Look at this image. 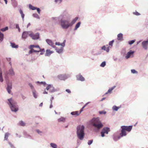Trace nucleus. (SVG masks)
Returning <instances> with one entry per match:
<instances>
[{
  "instance_id": "obj_1",
  "label": "nucleus",
  "mask_w": 148,
  "mask_h": 148,
  "mask_svg": "<svg viewBox=\"0 0 148 148\" xmlns=\"http://www.w3.org/2000/svg\"><path fill=\"white\" fill-rule=\"evenodd\" d=\"M68 16L67 12L66 11H64L59 16L53 17L52 18L56 21L58 20L59 21L60 25L62 29H67L75 24L78 18V17H76L73 19L71 22L69 20L65 19Z\"/></svg>"
},
{
  "instance_id": "obj_2",
  "label": "nucleus",
  "mask_w": 148,
  "mask_h": 148,
  "mask_svg": "<svg viewBox=\"0 0 148 148\" xmlns=\"http://www.w3.org/2000/svg\"><path fill=\"white\" fill-rule=\"evenodd\" d=\"M7 103L11 111L16 112L18 110V106L17 102L13 98H10L8 99Z\"/></svg>"
},
{
  "instance_id": "obj_3",
  "label": "nucleus",
  "mask_w": 148,
  "mask_h": 148,
  "mask_svg": "<svg viewBox=\"0 0 148 148\" xmlns=\"http://www.w3.org/2000/svg\"><path fill=\"white\" fill-rule=\"evenodd\" d=\"M85 127L83 125H79L76 128V134L78 138L80 140H82L84 138Z\"/></svg>"
},
{
  "instance_id": "obj_4",
  "label": "nucleus",
  "mask_w": 148,
  "mask_h": 148,
  "mask_svg": "<svg viewBox=\"0 0 148 148\" xmlns=\"http://www.w3.org/2000/svg\"><path fill=\"white\" fill-rule=\"evenodd\" d=\"M91 123L94 127L95 129L99 130L103 127V125L100 121L99 118H93L92 119Z\"/></svg>"
},
{
  "instance_id": "obj_5",
  "label": "nucleus",
  "mask_w": 148,
  "mask_h": 148,
  "mask_svg": "<svg viewBox=\"0 0 148 148\" xmlns=\"http://www.w3.org/2000/svg\"><path fill=\"white\" fill-rule=\"evenodd\" d=\"M46 89L47 90H49V92L51 93L58 92L60 90L59 88H55L52 84H47Z\"/></svg>"
},
{
  "instance_id": "obj_6",
  "label": "nucleus",
  "mask_w": 148,
  "mask_h": 148,
  "mask_svg": "<svg viewBox=\"0 0 148 148\" xmlns=\"http://www.w3.org/2000/svg\"><path fill=\"white\" fill-rule=\"evenodd\" d=\"M70 77V75L69 74L64 73L60 74L57 76L58 78L61 80L64 81Z\"/></svg>"
},
{
  "instance_id": "obj_7",
  "label": "nucleus",
  "mask_w": 148,
  "mask_h": 148,
  "mask_svg": "<svg viewBox=\"0 0 148 148\" xmlns=\"http://www.w3.org/2000/svg\"><path fill=\"white\" fill-rule=\"evenodd\" d=\"M110 131V128L108 127H104L102 130L101 134V137L105 136V134H108L109 132Z\"/></svg>"
},
{
  "instance_id": "obj_8",
  "label": "nucleus",
  "mask_w": 148,
  "mask_h": 148,
  "mask_svg": "<svg viewBox=\"0 0 148 148\" xmlns=\"http://www.w3.org/2000/svg\"><path fill=\"white\" fill-rule=\"evenodd\" d=\"M39 33H37L35 34L33 33L32 31H31V33H30L29 36L34 40H37L39 38Z\"/></svg>"
},
{
  "instance_id": "obj_9",
  "label": "nucleus",
  "mask_w": 148,
  "mask_h": 148,
  "mask_svg": "<svg viewBox=\"0 0 148 148\" xmlns=\"http://www.w3.org/2000/svg\"><path fill=\"white\" fill-rule=\"evenodd\" d=\"M120 41V33L119 34L117 35V38L114 40H112L110 41L109 43V45L110 46H112L113 44L114 41L116 43V44H118L119 43Z\"/></svg>"
},
{
  "instance_id": "obj_10",
  "label": "nucleus",
  "mask_w": 148,
  "mask_h": 148,
  "mask_svg": "<svg viewBox=\"0 0 148 148\" xmlns=\"http://www.w3.org/2000/svg\"><path fill=\"white\" fill-rule=\"evenodd\" d=\"M134 53V51L132 50H130L127 52L126 54V55L125 57V58L126 59H128L131 57H134L133 55Z\"/></svg>"
},
{
  "instance_id": "obj_11",
  "label": "nucleus",
  "mask_w": 148,
  "mask_h": 148,
  "mask_svg": "<svg viewBox=\"0 0 148 148\" xmlns=\"http://www.w3.org/2000/svg\"><path fill=\"white\" fill-rule=\"evenodd\" d=\"M120 132L119 131L115 132L113 135V139L114 140L117 141L120 138Z\"/></svg>"
},
{
  "instance_id": "obj_12",
  "label": "nucleus",
  "mask_w": 148,
  "mask_h": 148,
  "mask_svg": "<svg viewBox=\"0 0 148 148\" xmlns=\"http://www.w3.org/2000/svg\"><path fill=\"white\" fill-rule=\"evenodd\" d=\"M31 31H26L23 32L22 35V38L23 39H26L28 36H29L30 33H31Z\"/></svg>"
},
{
  "instance_id": "obj_13",
  "label": "nucleus",
  "mask_w": 148,
  "mask_h": 148,
  "mask_svg": "<svg viewBox=\"0 0 148 148\" xmlns=\"http://www.w3.org/2000/svg\"><path fill=\"white\" fill-rule=\"evenodd\" d=\"M132 125L128 126L123 125L121 126V127H122L126 132L127 131L129 132L131 131L132 129Z\"/></svg>"
},
{
  "instance_id": "obj_14",
  "label": "nucleus",
  "mask_w": 148,
  "mask_h": 148,
  "mask_svg": "<svg viewBox=\"0 0 148 148\" xmlns=\"http://www.w3.org/2000/svg\"><path fill=\"white\" fill-rule=\"evenodd\" d=\"M142 46L143 48L145 50L147 49L148 46V39L144 40L142 42Z\"/></svg>"
},
{
  "instance_id": "obj_15",
  "label": "nucleus",
  "mask_w": 148,
  "mask_h": 148,
  "mask_svg": "<svg viewBox=\"0 0 148 148\" xmlns=\"http://www.w3.org/2000/svg\"><path fill=\"white\" fill-rule=\"evenodd\" d=\"M46 42L48 45L53 48H56V47L54 45V43L51 40L48 39H47L46 40Z\"/></svg>"
},
{
  "instance_id": "obj_16",
  "label": "nucleus",
  "mask_w": 148,
  "mask_h": 148,
  "mask_svg": "<svg viewBox=\"0 0 148 148\" xmlns=\"http://www.w3.org/2000/svg\"><path fill=\"white\" fill-rule=\"evenodd\" d=\"M12 82L8 83L7 84L6 89L8 92L9 94H10L11 93V89H12Z\"/></svg>"
},
{
  "instance_id": "obj_17",
  "label": "nucleus",
  "mask_w": 148,
  "mask_h": 148,
  "mask_svg": "<svg viewBox=\"0 0 148 148\" xmlns=\"http://www.w3.org/2000/svg\"><path fill=\"white\" fill-rule=\"evenodd\" d=\"M8 73L11 76H13L14 75L15 73L12 67H11L10 69L8 71Z\"/></svg>"
},
{
  "instance_id": "obj_18",
  "label": "nucleus",
  "mask_w": 148,
  "mask_h": 148,
  "mask_svg": "<svg viewBox=\"0 0 148 148\" xmlns=\"http://www.w3.org/2000/svg\"><path fill=\"white\" fill-rule=\"evenodd\" d=\"M121 137L125 136L127 135L126 132L122 127H121Z\"/></svg>"
},
{
  "instance_id": "obj_19",
  "label": "nucleus",
  "mask_w": 148,
  "mask_h": 148,
  "mask_svg": "<svg viewBox=\"0 0 148 148\" xmlns=\"http://www.w3.org/2000/svg\"><path fill=\"white\" fill-rule=\"evenodd\" d=\"M64 47H61L60 48H57L56 47L55 49L56 51L58 53L60 54L62 53Z\"/></svg>"
},
{
  "instance_id": "obj_20",
  "label": "nucleus",
  "mask_w": 148,
  "mask_h": 148,
  "mask_svg": "<svg viewBox=\"0 0 148 148\" xmlns=\"http://www.w3.org/2000/svg\"><path fill=\"white\" fill-rule=\"evenodd\" d=\"M77 79L78 80L83 81L85 80L84 78L80 74H79L76 76Z\"/></svg>"
},
{
  "instance_id": "obj_21",
  "label": "nucleus",
  "mask_w": 148,
  "mask_h": 148,
  "mask_svg": "<svg viewBox=\"0 0 148 148\" xmlns=\"http://www.w3.org/2000/svg\"><path fill=\"white\" fill-rule=\"evenodd\" d=\"M66 42V40H64L62 43H60L58 42H56L55 43V45H57L61 46V47H64Z\"/></svg>"
},
{
  "instance_id": "obj_22",
  "label": "nucleus",
  "mask_w": 148,
  "mask_h": 148,
  "mask_svg": "<svg viewBox=\"0 0 148 148\" xmlns=\"http://www.w3.org/2000/svg\"><path fill=\"white\" fill-rule=\"evenodd\" d=\"M32 92L34 97L35 99L37 98L38 96V93L36 92V90H33L32 91Z\"/></svg>"
},
{
  "instance_id": "obj_23",
  "label": "nucleus",
  "mask_w": 148,
  "mask_h": 148,
  "mask_svg": "<svg viewBox=\"0 0 148 148\" xmlns=\"http://www.w3.org/2000/svg\"><path fill=\"white\" fill-rule=\"evenodd\" d=\"M53 53V51H51L49 49H47L46 51V53L45 54V56H49L51 54Z\"/></svg>"
},
{
  "instance_id": "obj_24",
  "label": "nucleus",
  "mask_w": 148,
  "mask_h": 148,
  "mask_svg": "<svg viewBox=\"0 0 148 148\" xmlns=\"http://www.w3.org/2000/svg\"><path fill=\"white\" fill-rule=\"evenodd\" d=\"M80 114V112L79 113L78 111H73L71 113V115L74 116L75 117L79 116Z\"/></svg>"
},
{
  "instance_id": "obj_25",
  "label": "nucleus",
  "mask_w": 148,
  "mask_h": 148,
  "mask_svg": "<svg viewBox=\"0 0 148 148\" xmlns=\"http://www.w3.org/2000/svg\"><path fill=\"white\" fill-rule=\"evenodd\" d=\"M81 24V22H78L75 25V28L73 29L74 31L76 30L80 26Z\"/></svg>"
},
{
  "instance_id": "obj_26",
  "label": "nucleus",
  "mask_w": 148,
  "mask_h": 148,
  "mask_svg": "<svg viewBox=\"0 0 148 148\" xmlns=\"http://www.w3.org/2000/svg\"><path fill=\"white\" fill-rule=\"evenodd\" d=\"M116 87L115 86H114L112 87L109 88L107 92L106 93L105 95L108 94V93L111 94L112 93V90Z\"/></svg>"
},
{
  "instance_id": "obj_27",
  "label": "nucleus",
  "mask_w": 148,
  "mask_h": 148,
  "mask_svg": "<svg viewBox=\"0 0 148 148\" xmlns=\"http://www.w3.org/2000/svg\"><path fill=\"white\" fill-rule=\"evenodd\" d=\"M50 147L52 148H58L57 144L53 143H50Z\"/></svg>"
},
{
  "instance_id": "obj_28",
  "label": "nucleus",
  "mask_w": 148,
  "mask_h": 148,
  "mask_svg": "<svg viewBox=\"0 0 148 148\" xmlns=\"http://www.w3.org/2000/svg\"><path fill=\"white\" fill-rule=\"evenodd\" d=\"M66 120V118L65 117H61L60 118L58 119V122H64Z\"/></svg>"
},
{
  "instance_id": "obj_29",
  "label": "nucleus",
  "mask_w": 148,
  "mask_h": 148,
  "mask_svg": "<svg viewBox=\"0 0 148 148\" xmlns=\"http://www.w3.org/2000/svg\"><path fill=\"white\" fill-rule=\"evenodd\" d=\"M10 44V46L12 48H17L18 47V45H16L14 43L11 42Z\"/></svg>"
},
{
  "instance_id": "obj_30",
  "label": "nucleus",
  "mask_w": 148,
  "mask_h": 148,
  "mask_svg": "<svg viewBox=\"0 0 148 148\" xmlns=\"http://www.w3.org/2000/svg\"><path fill=\"white\" fill-rule=\"evenodd\" d=\"M10 135V134L9 133H6L5 134L4 140L8 141V138Z\"/></svg>"
},
{
  "instance_id": "obj_31",
  "label": "nucleus",
  "mask_w": 148,
  "mask_h": 148,
  "mask_svg": "<svg viewBox=\"0 0 148 148\" xmlns=\"http://www.w3.org/2000/svg\"><path fill=\"white\" fill-rule=\"evenodd\" d=\"M19 12L21 14V16L22 17V20L23 21H24V18L25 16V14L23 13V11L21 9L19 10Z\"/></svg>"
},
{
  "instance_id": "obj_32",
  "label": "nucleus",
  "mask_w": 148,
  "mask_h": 148,
  "mask_svg": "<svg viewBox=\"0 0 148 148\" xmlns=\"http://www.w3.org/2000/svg\"><path fill=\"white\" fill-rule=\"evenodd\" d=\"M19 12L21 14V16L22 17V20L23 21H24V18L25 16V14L23 13V11L21 9L19 10Z\"/></svg>"
},
{
  "instance_id": "obj_33",
  "label": "nucleus",
  "mask_w": 148,
  "mask_h": 148,
  "mask_svg": "<svg viewBox=\"0 0 148 148\" xmlns=\"http://www.w3.org/2000/svg\"><path fill=\"white\" fill-rule=\"evenodd\" d=\"M119 107H117L116 106H114L112 107V110L113 111H117L119 109Z\"/></svg>"
},
{
  "instance_id": "obj_34",
  "label": "nucleus",
  "mask_w": 148,
  "mask_h": 148,
  "mask_svg": "<svg viewBox=\"0 0 148 148\" xmlns=\"http://www.w3.org/2000/svg\"><path fill=\"white\" fill-rule=\"evenodd\" d=\"M19 125L22 126H24L26 125V123L24 121H20L19 122Z\"/></svg>"
},
{
  "instance_id": "obj_35",
  "label": "nucleus",
  "mask_w": 148,
  "mask_h": 148,
  "mask_svg": "<svg viewBox=\"0 0 148 148\" xmlns=\"http://www.w3.org/2000/svg\"><path fill=\"white\" fill-rule=\"evenodd\" d=\"M31 49V50L29 51V53L31 54L33 52H39V51H38V50H34V49H33V48L32 49Z\"/></svg>"
},
{
  "instance_id": "obj_36",
  "label": "nucleus",
  "mask_w": 148,
  "mask_h": 148,
  "mask_svg": "<svg viewBox=\"0 0 148 148\" xmlns=\"http://www.w3.org/2000/svg\"><path fill=\"white\" fill-rule=\"evenodd\" d=\"M3 80L2 76V72L1 69H0V82H2Z\"/></svg>"
},
{
  "instance_id": "obj_37",
  "label": "nucleus",
  "mask_w": 148,
  "mask_h": 148,
  "mask_svg": "<svg viewBox=\"0 0 148 148\" xmlns=\"http://www.w3.org/2000/svg\"><path fill=\"white\" fill-rule=\"evenodd\" d=\"M35 47L38 48V49H40V47L38 45H30L29 46V49L33 48Z\"/></svg>"
},
{
  "instance_id": "obj_38",
  "label": "nucleus",
  "mask_w": 148,
  "mask_h": 148,
  "mask_svg": "<svg viewBox=\"0 0 148 148\" xmlns=\"http://www.w3.org/2000/svg\"><path fill=\"white\" fill-rule=\"evenodd\" d=\"M29 7L30 9L32 10H36V7H35L33 6L31 4L29 5Z\"/></svg>"
},
{
  "instance_id": "obj_39",
  "label": "nucleus",
  "mask_w": 148,
  "mask_h": 148,
  "mask_svg": "<svg viewBox=\"0 0 148 148\" xmlns=\"http://www.w3.org/2000/svg\"><path fill=\"white\" fill-rule=\"evenodd\" d=\"M33 16L36 18L39 19L40 17L36 13L33 14L32 15Z\"/></svg>"
},
{
  "instance_id": "obj_40",
  "label": "nucleus",
  "mask_w": 148,
  "mask_h": 148,
  "mask_svg": "<svg viewBox=\"0 0 148 148\" xmlns=\"http://www.w3.org/2000/svg\"><path fill=\"white\" fill-rule=\"evenodd\" d=\"M89 102H88L86 103L85 104V105L82 107V108L80 110V113H81L83 111V110L84 108H85V107L89 104Z\"/></svg>"
},
{
  "instance_id": "obj_41",
  "label": "nucleus",
  "mask_w": 148,
  "mask_h": 148,
  "mask_svg": "<svg viewBox=\"0 0 148 148\" xmlns=\"http://www.w3.org/2000/svg\"><path fill=\"white\" fill-rule=\"evenodd\" d=\"M63 0H55L54 2L56 4H60L62 1Z\"/></svg>"
},
{
  "instance_id": "obj_42",
  "label": "nucleus",
  "mask_w": 148,
  "mask_h": 148,
  "mask_svg": "<svg viewBox=\"0 0 148 148\" xmlns=\"http://www.w3.org/2000/svg\"><path fill=\"white\" fill-rule=\"evenodd\" d=\"M8 27H5L4 28H1L0 29V30L1 31H2L3 32H5L6 31H7V30H8Z\"/></svg>"
},
{
  "instance_id": "obj_43",
  "label": "nucleus",
  "mask_w": 148,
  "mask_h": 148,
  "mask_svg": "<svg viewBox=\"0 0 148 148\" xmlns=\"http://www.w3.org/2000/svg\"><path fill=\"white\" fill-rule=\"evenodd\" d=\"M135 41V40H133L128 41V43L130 45L133 44Z\"/></svg>"
},
{
  "instance_id": "obj_44",
  "label": "nucleus",
  "mask_w": 148,
  "mask_h": 148,
  "mask_svg": "<svg viewBox=\"0 0 148 148\" xmlns=\"http://www.w3.org/2000/svg\"><path fill=\"white\" fill-rule=\"evenodd\" d=\"M29 85L31 89H32V91L33 90H35L34 86L31 83H29Z\"/></svg>"
},
{
  "instance_id": "obj_45",
  "label": "nucleus",
  "mask_w": 148,
  "mask_h": 148,
  "mask_svg": "<svg viewBox=\"0 0 148 148\" xmlns=\"http://www.w3.org/2000/svg\"><path fill=\"white\" fill-rule=\"evenodd\" d=\"M131 73L133 74H137L138 72L134 69L131 70Z\"/></svg>"
},
{
  "instance_id": "obj_46",
  "label": "nucleus",
  "mask_w": 148,
  "mask_h": 148,
  "mask_svg": "<svg viewBox=\"0 0 148 148\" xmlns=\"http://www.w3.org/2000/svg\"><path fill=\"white\" fill-rule=\"evenodd\" d=\"M106 64V62L105 61L103 62L100 64V66L102 67H104Z\"/></svg>"
},
{
  "instance_id": "obj_47",
  "label": "nucleus",
  "mask_w": 148,
  "mask_h": 148,
  "mask_svg": "<svg viewBox=\"0 0 148 148\" xmlns=\"http://www.w3.org/2000/svg\"><path fill=\"white\" fill-rule=\"evenodd\" d=\"M133 14L134 15H135L136 16H139L140 15V14L138 12H137L136 11L135 12H133Z\"/></svg>"
},
{
  "instance_id": "obj_48",
  "label": "nucleus",
  "mask_w": 148,
  "mask_h": 148,
  "mask_svg": "<svg viewBox=\"0 0 148 148\" xmlns=\"http://www.w3.org/2000/svg\"><path fill=\"white\" fill-rule=\"evenodd\" d=\"M106 112L104 111H101L99 112V113L100 114H106Z\"/></svg>"
},
{
  "instance_id": "obj_49",
  "label": "nucleus",
  "mask_w": 148,
  "mask_h": 148,
  "mask_svg": "<svg viewBox=\"0 0 148 148\" xmlns=\"http://www.w3.org/2000/svg\"><path fill=\"white\" fill-rule=\"evenodd\" d=\"M8 143L11 147V148H15L14 146L10 142H8Z\"/></svg>"
},
{
  "instance_id": "obj_50",
  "label": "nucleus",
  "mask_w": 148,
  "mask_h": 148,
  "mask_svg": "<svg viewBox=\"0 0 148 148\" xmlns=\"http://www.w3.org/2000/svg\"><path fill=\"white\" fill-rule=\"evenodd\" d=\"M93 141V140H89L88 142V145H91Z\"/></svg>"
},
{
  "instance_id": "obj_51",
  "label": "nucleus",
  "mask_w": 148,
  "mask_h": 148,
  "mask_svg": "<svg viewBox=\"0 0 148 148\" xmlns=\"http://www.w3.org/2000/svg\"><path fill=\"white\" fill-rule=\"evenodd\" d=\"M36 131L38 134H39L40 135H41V134L42 133V132L40 131L39 130H36Z\"/></svg>"
},
{
  "instance_id": "obj_52",
  "label": "nucleus",
  "mask_w": 148,
  "mask_h": 148,
  "mask_svg": "<svg viewBox=\"0 0 148 148\" xmlns=\"http://www.w3.org/2000/svg\"><path fill=\"white\" fill-rule=\"evenodd\" d=\"M39 49L38 51H39V52H44L45 51V49H41L40 48V49Z\"/></svg>"
},
{
  "instance_id": "obj_53",
  "label": "nucleus",
  "mask_w": 148,
  "mask_h": 148,
  "mask_svg": "<svg viewBox=\"0 0 148 148\" xmlns=\"http://www.w3.org/2000/svg\"><path fill=\"white\" fill-rule=\"evenodd\" d=\"M36 10H37V11L38 14H40V10L39 8H36Z\"/></svg>"
},
{
  "instance_id": "obj_54",
  "label": "nucleus",
  "mask_w": 148,
  "mask_h": 148,
  "mask_svg": "<svg viewBox=\"0 0 148 148\" xmlns=\"http://www.w3.org/2000/svg\"><path fill=\"white\" fill-rule=\"evenodd\" d=\"M106 48V47L105 46V45L101 47V49L102 50H104V51H105Z\"/></svg>"
},
{
  "instance_id": "obj_55",
  "label": "nucleus",
  "mask_w": 148,
  "mask_h": 148,
  "mask_svg": "<svg viewBox=\"0 0 148 148\" xmlns=\"http://www.w3.org/2000/svg\"><path fill=\"white\" fill-rule=\"evenodd\" d=\"M110 47H108L106 49V50L105 51H106L107 52H109V48Z\"/></svg>"
},
{
  "instance_id": "obj_56",
  "label": "nucleus",
  "mask_w": 148,
  "mask_h": 148,
  "mask_svg": "<svg viewBox=\"0 0 148 148\" xmlns=\"http://www.w3.org/2000/svg\"><path fill=\"white\" fill-rule=\"evenodd\" d=\"M21 97H22V99H25L26 98V97L25 96L23 95H21Z\"/></svg>"
},
{
  "instance_id": "obj_57",
  "label": "nucleus",
  "mask_w": 148,
  "mask_h": 148,
  "mask_svg": "<svg viewBox=\"0 0 148 148\" xmlns=\"http://www.w3.org/2000/svg\"><path fill=\"white\" fill-rule=\"evenodd\" d=\"M66 91L68 93H71V91L69 89H66Z\"/></svg>"
},
{
  "instance_id": "obj_58",
  "label": "nucleus",
  "mask_w": 148,
  "mask_h": 148,
  "mask_svg": "<svg viewBox=\"0 0 148 148\" xmlns=\"http://www.w3.org/2000/svg\"><path fill=\"white\" fill-rule=\"evenodd\" d=\"M121 41L122 40H123V34H122L121 33Z\"/></svg>"
},
{
  "instance_id": "obj_59",
  "label": "nucleus",
  "mask_w": 148,
  "mask_h": 148,
  "mask_svg": "<svg viewBox=\"0 0 148 148\" xmlns=\"http://www.w3.org/2000/svg\"><path fill=\"white\" fill-rule=\"evenodd\" d=\"M41 84H43V85H45L46 84V82H40Z\"/></svg>"
},
{
  "instance_id": "obj_60",
  "label": "nucleus",
  "mask_w": 148,
  "mask_h": 148,
  "mask_svg": "<svg viewBox=\"0 0 148 148\" xmlns=\"http://www.w3.org/2000/svg\"><path fill=\"white\" fill-rule=\"evenodd\" d=\"M6 60H7V61L10 62L11 60V58H7Z\"/></svg>"
},
{
  "instance_id": "obj_61",
  "label": "nucleus",
  "mask_w": 148,
  "mask_h": 148,
  "mask_svg": "<svg viewBox=\"0 0 148 148\" xmlns=\"http://www.w3.org/2000/svg\"><path fill=\"white\" fill-rule=\"evenodd\" d=\"M53 99H54V97H51V99L50 101H51V103H52V100H53Z\"/></svg>"
},
{
  "instance_id": "obj_62",
  "label": "nucleus",
  "mask_w": 148,
  "mask_h": 148,
  "mask_svg": "<svg viewBox=\"0 0 148 148\" xmlns=\"http://www.w3.org/2000/svg\"><path fill=\"white\" fill-rule=\"evenodd\" d=\"M16 28L18 29L19 28V25L18 24H16Z\"/></svg>"
},
{
  "instance_id": "obj_63",
  "label": "nucleus",
  "mask_w": 148,
  "mask_h": 148,
  "mask_svg": "<svg viewBox=\"0 0 148 148\" xmlns=\"http://www.w3.org/2000/svg\"><path fill=\"white\" fill-rule=\"evenodd\" d=\"M43 94H48V92L47 91H46L45 90V91L43 92Z\"/></svg>"
},
{
  "instance_id": "obj_64",
  "label": "nucleus",
  "mask_w": 148,
  "mask_h": 148,
  "mask_svg": "<svg viewBox=\"0 0 148 148\" xmlns=\"http://www.w3.org/2000/svg\"><path fill=\"white\" fill-rule=\"evenodd\" d=\"M113 59L115 61H116L117 60V58L116 57H114Z\"/></svg>"
}]
</instances>
